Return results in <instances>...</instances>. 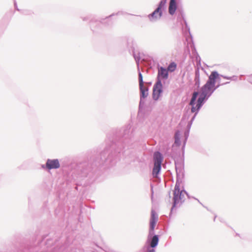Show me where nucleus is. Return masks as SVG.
Returning <instances> with one entry per match:
<instances>
[{
    "instance_id": "1",
    "label": "nucleus",
    "mask_w": 252,
    "mask_h": 252,
    "mask_svg": "<svg viewBox=\"0 0 252 252\" xmlns=\"http://www.w3.org/2000/svg\"><path fill=\"white\" fill-rule=\"evenodd\" d=\"M219 77V74L216 71L211 72L209 76V79L206 83L201 88V94L198 98L197 104H195V100L198 94L197 92H194L192 94L189 104L191 105V112H197L202 105L206 97L210 96L215 90V83L216 79Z\"/></svg>"
},
{
    "instance_id": "2",
    "label": "nucleus",
    "mask_w": 252,
    "mask_h": 252,
    "mask_svg": "<svg viewBox=\"0 0 252 252\" xmlns=\"http://www.w3.org/2000/svg\"><path fill=\"white\" fill-rule=\"evenodd\" d=\"M162 160V158L161 154L159 152L155 153L154 154V167L153 169V175L155 177H157L160 170Z\"/></svg>"
},
{
    "instance_id": "3",
    "label": "nucleus",
    "mask_w": 252,
    "mask_h": 252,
    "mask_svg": "<svg viewBox=\"0 0 252 252\" xmlns=\"http://www.w3.org/2000/svg\"><path fill=\"white\" fill-rule=\"evenodd\" d=\"M162 84L160 81L158 82L154 87L153 96L155 100H157L162 92Z\"/></svg>"
},
{
    "instance_id": "4",
    "label": "nucleus",
    "mask_w": 252,
    "mask_h": 252,
    "mask_svg": "<svg viewBox=\"0 0 252 252\" xmlns=\"http://www.w3.org/2000/svg\"><path fill=\"white\" fill-rule=\"evenodd\" d=\"M158 216L154 210L151 211V217L150 221V232H153L158 220Z\"/></svg>"
},
{
    "instance_id": "5",
    "label": "nucleus",
    "mask_w": 252,
    "mask_h": 252,
    "mask_svg": "<svg viewBox=\"0 0 252 252\" xmlns=\"http://www.w3.org/2000/svg\"><path fill=\"white\" fill-rule=\"evenodd\" d=\"M46 165L49 169H56L60 167V163L58 159H48Z\"/></svg>"
},
{
    "instance_id": "6",
    "label": "nucleus",
    "mask_w": 252,
    "mask_h": 252,
    "mask_svg": "<svg viewBox=\"0 0 252 252\" xmlns=\"http://www.w3.org/2000/svg\"><path fill=\"white\" fill-rule=\"evenodd\" d=\"M183 191H180L179 186H175L174 190V204H176L180 199H181V195Z\"/></svg>"
},
{
    "instance_id": "7",
    "label": "nucleus",
    "mask_w": 252,
    "mask_h": 252,
    "mask_svg": "<svg viewBox=\"0 0 252 252\" xmlns=\"http://www.w3.org/2000/svg\"><path fill=\"white\" fill-rule=\"evenodd\" d=\"M176 9L177 4L175 0H170L168 8L169 13L171 15L174 14Z\"/></svg>"
},
{
    "instance_id": "8",
    "label": "nucleus",
    "mask_w": 252,
    "mask_h": 252,
    "mask_svg": "<svg viewBox=\"0 0 252 252\" xmlns=\"http://www.w3.org/2000/svg\"><path fill=\"white\" fill-rule=\"evenodd\" d=\"M166 2V0H162L160 1L158 7L155 10V13L154 15L155 14H158V17H161V8L163 7Z\"/></svg>"
},
{
    "instance_id": "9",
    "label": "nucleus",
    "mask_w": 252,
    "mask_h": 252,
    "mask_svg": "<svg viewBox=\"0 0 252 252\" xmlns=\"http://www.w3.org/2000/svg\"><path fill=\"white\" fill-rule=\"evenodd\" d=\"M158 75L162 78H167L168 77V71L163 67H160L158 69Z\"/></svg>"
},
{
    "instance_id": "10",
    "label": "nucleus",
    "mask_w": 252,
    "mask_h": 252,
    "mask_svg": "<svg viewBox=\"0 0 252 252\" xmlns=\"http://www.w3.org/2000/svg\"><path fill=\"white\" fill-rule=\"evenodd\" d=\"M140 90L141 92V96L145 98L148 96V88L144 86V84H142L141 86H139Z\"/></svg>"
},
{
    "instance_id": "11",
    "label": "nucleus",
    "mask_w": 252,
    "mask_h": 252,
    "mask_svg": "<svg viewBox=\"0 0 252 252\" xmlns=\"http://www.w3.org/2000/svg\"><path fill=\"white\" fill-rule=\"evenodd\" d=\"M158 236H157V235L154 236L153 237L151 242V247H152V248L155 247L158 245Z\"/></svg>"
},
{
    "instance_id": "12",
    "label": "nucleus",
    "mask_w": 252,
    "mask_h": 252,
    "mask_svg": "<svg viewBox=\"0 0 252 252\" xmlns=\"http://www.w3.org/2000/svg\"><path fill=\"white\" fill-rule=\"evenodd\" d=\"M177 64L173 62L170 63L167 67V71L169 72H173L176 69Z\"/></svg>"
},
{
    "instance_id": "13",
    "label": "nucleus",
    "mask_w": 252,
    "mask_h": 252,
    "mask_svg": "<svg viewBox=\"0 0 252 252\" xmlns=\"http://www.w3.org/2000/svg\"><path fill=\"white\" fill-rule=\"evenodd\" d=\"M155 13V11L153 12V13L149 16V18L151 20H155L156 19H157L158 18H159L160 17H158V14H155L154 15V13Z\"/></svg>"
},
{
    "instance_id": "14",
    "label": "nucleus",
    "mask_w": 252,
    "mask_h": 252,
    "mask_svg": "<svg viewBox=\"0 0 252 252\" xmlns=\"http://www.w3.org/2000/svg\"><path fill=\"white\" fill-rule=\"evenodd\" d=\"M139 86H141L142 84H144V82L143 81V77L142 74L140 72L139 73Z\"/></svg>"
},
{
    "instance_id": "15",
    "label": "nucleus",
    "mask_w": 252,
    "mask_h": 252,
    "mask_svg": "<svg viewBox=\"0 0 252 252\" xmlns=\"http://www.w3.org/2000/svg\"><path fill=\"white\" fill-rule=\"evenodd\" d=\"M148 252H155V250L154 249L150 250Z\"/></svg>"
}]
</instances>
